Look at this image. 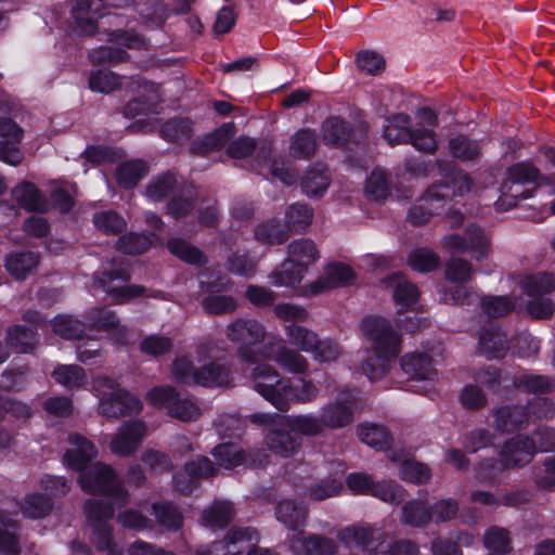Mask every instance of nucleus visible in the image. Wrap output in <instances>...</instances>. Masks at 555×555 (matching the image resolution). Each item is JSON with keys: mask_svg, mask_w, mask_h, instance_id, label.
Listing matches in <instances>:
<instances>
[{"mask_svg": "<svg viewBox=\"0 0 555 555\" xmlns=\"http://www.w3.org/2000/svg\"><path fill=\"white\" fill-rule=\"evenodd\" d=\"M96 12L98 7L94 1L73 0L72 13L79 34L92 35L95 31Z\"/></svg>", "mask_w": 555, "mask_h": 555, "instance_id": "obj_26", "label": "nucleus"}, {"mask_svg": "<svg viewBox=\"0 0 555 555\" xmlns=\"http://www.w3.org/2000/svg\"><path fill=\"white\" fill-rule=\"evenodd\" d=\"M390 181L388 173L379 168L374 169L367 177L364 193L372 201H384L389 195Z\"/></svg>", "mask_w": 555, "mask_h": 555, "instance_id": "obj_31", "label": "nucleus"}, {"mask_svg": "<svg viewBox=\"0 0 555 555\" xmlns=\"http://www.w3.org/2000/svg\"><path fill=\"white\" fill-rule=\"evenodd\" d=\"M37 339L30 328L15 326L9 332L10 345L17 348L21 352H28L36 344Z\"/></svg>", "mask_w": 555, "mask_h": 555, "instance_id": "obj_53", "label": "nucleus"}, {"mask_svg": "<svg viewBox=\"0 0 555 555\" xmlns=\"http://www.w3.org/2000/svg\"><path fill=\"white\" fill-rule=\"evenodd\" d=\"M233 516V507L229 502H217L203 514V522L210 529L223 528Z\"/></svg>", "mask_w": 555, "mask_h": 555, "instance_id": "obj_33", "label": "nucleus"}, {"mask_svg": "<svg viewBox=\"0 0 555 555\" xmlns=\"http://www.w3.org/2000/svg\"><path fill=\"white\" fill-rule=\"evenodd\" d=\"M172 175H165L153 180L147 190L146 196L154 202L163 199L175 186Z\"/></svg>", "mask_w": 555, "mask_h": 555, "instance_id": "obj_58", "label": "nucleus"}, {"mask_svg": "<svg viewBox=\"0 0 555 555\" xmlns=\"http://www.w3.org/2000/svg\"><path fill=\"white\" fill-rule=\"evenodd\" d=\"M486 547L494 553L505 554L511 551V539L507 530L502 528L489 529L483 539Z\"/></svg>", "mask_w": 555, "mask_h": 555, "instance_id": "obj_47", "label": "nucleus"}, {"mask_svg": "<svg viewBox=\"0 0 555 555\" xmlns=\"http://www.w3.org/2000/svg\"><path fill=\"white\" fill-rule=\"evenodd\" d=\"M516 304L504 296L487 297L482 299V311L489 317H502L511 312Z\"/></svg>", "mask_w": 555, "mask_h": 555, "instance_id": "obj_51", "label": "nucleus"}, {"mask_svg": "<svg viewBox=\"0 0 555 555\" xmlns=\"http://www.w3.org/2000/svg\"><path fill=\"white\" fill-rule=\"evenodd\" d=\"M156 519L169 529H178L182 524V517L171 505H154Z\"/></svg>", "mask_w": 555, "mask_h": 555, "instance_id": "obj_61", "label": "nucleus"}, {"mask_svg": "<svg viewBox=\"0 0 555 555\" xmlns=\"http://www.w3.org/2000/svg\"><path fill=\"white\" fill-rule=\"evenodd\" d=\"M358 436L362 442L377 450L385 449L390 439L388 430L375 424L360 425L358 427Z\"/></svg>", "mask_w": 555, "mask_h": 555, "instance_id": "obj_35", "label": "nucleus"}, {"mask_svg": "<svg viewBox=\"0 0 555 555\" xmlns=\"http://www.w3.org/2000/svg\"><path fill=\"white\" fill-rule=\"evenodd\" d=\"M450 151L454 157L469 160L479 155V145L465 137H456L450 141Z\"/></svg>", "mask_w": 555, "mask_h": 555, "instance_id": "obj_52", "label": "nucleus"}, {"mask_svg": "<svg viewBox=\"0 0 555 555\" xmlns=\"http://www.w3.org/2000/svg\"><path fill=\"white\" fill-rule=\"evenodd\" d=\"M53 377L56 383L67 387H79L86 380L83 370L78 365H59L53 371Z\"/></svg>", "mask_w": 555, "mask_h": 555, "instance_id": "obj_42", "label": "nucleus"}, {"mask_svg": "<svg viewBox=\"0 0 555 555\" xmlns=\"http://www.w3.org/2000/svg\"><path fill=\"white\" fill-rule=\"evenodd\" d=\"M88 320L94 328L107 332L114 344L126 345L130 339V332L120 325L116 315L105 309H92L88 312Z\"/></svg>", "mask_w": 555, "mask_h": 555, "instance_id": "obj_20", "label": "nucleus"}, {"mask_svg": "<svg viewBox=\"0 0 555 555\" xmlns=\"http://www.w3.org/2000/svg\"><path fill=\"white\" fill-rule=\"evenodd\" d=\"M353 280L351 269L343 263H333L324 269L323 276L313 282L306 293L308 295H318L332 288L346 286Z\"/></svg>", "mask_w": 555, "mask_h": 555, "instance_id": "obj_21", "label": "nucleus"}, {"mask_svg": "<svg viewBox=\"0 0 555 555\" xmlns=\"http://www.w3.org/2000/svg\"><path fill=\"white\" fill-rule=\"evenodd\" d=\"M315 147L317 139L314 133L310 130H300L292 138L289 151L294 157L307 158L314 153Z\"/></svg>", "mask_w": 555, "mask_h": 555, "instance_id": "obj_36", "label": "nucleus"}, {"mask_svg": "<svg viewBox=\"0 0 555 555\" xmlns=\"http://www.w3.org/2000/svg\"><path fill=\"white\" fill-rule=\"evenodd\" d=\"M152 241L143 234H128L118 240V249L125 254H141L149 249Z\"/></svg>", "mask_w": 555, "mask_h": 555, "instance_id": "obj_54", "label": "nucleus"}, {"mask_svg": "<svg viewBox=\"0 0 555 555\" xmlns=\"http://www.w3.org/2000/svg\"><path fill=\"white\" fill-rule=\"evenodd\" d=\"M93 222L96 229L109 234L118 233L126 227L125 220L114 211L95 214Z\"/></svg>", "mask_w": 555, "mask_h": 555, "instance_id": "obj_49", "label": "nucleus"}, {"mask_svg": "<svg viewBox=\"0 0 555 555\" xmlns=\"http://www.w3.org/2000/svg\"><path fill=\"white\" fill-rule=\"evenodd\" d=\"M269 359L292 373H304L308 369L307 359L287 348L282 339L270 341L263 346L261 349V360Z\"/></svg>", "mask_w": 555, "mask_h": 555, "instance_id": "obj_17", "label": "nucleus"}, {"mask_svg": "<svg viewBox=\"0 0 555 555\" xmlns=\"http://www.w3.org/2000/svg\"><path fill=\"white\" fill-rule=\"evenodd\" d=\"M409 266L418 272H428L439 264L438 256L430 249L417 248L411 251L408 258Z\"/></svg>", "mask_w": 555, "mask_h": 555, "instance_id": "obj_43", "label": "nucleus"}, {"mask_svg": "<svg viewBox=\"0 0 555 555\" xmlns=\"http://www.w3.org/2000/svg\"><path fill=\"white\" fill-rule=\"evenodd\" d=\"M470 264L463 259H454L448 263L447 279L454 283H466L472 275Z\"/></svg>", "mask_w": 555, "mask_h": 555, "instance_id": "obj_59", "label": "nucleus"}, {"mask_svg": "<svg viewBox=\"0 0 555 555\" xmlns=\"http://www.w3.org/2000/svg\"><path fill=\"white\" fill-rule=\"evenodd\" d=\"M349 138V129L346 122L337 117L328 118L323 124V140L325 144L338 146Z\"/></svg>", "mask_w": 555, "mask_h": 555, "instance_id": "obj_37", "label": "nucleus"}, {"mask_svg": "<svg viewBox=\"0 0 555 555\" xmlns=\"http://www.w3.org/2000/svg\"><path fill=\"white\" fill-rule=\"evenodd\" d=\"M285 334L291 345L301 351L312 353L318 347L319 338L315 333L295 324L285 326Z\"/></svg>", "mask_w": 555, "mask_h": 555, "instance_id": "obj_32", "label": "nucleus"}, {"mask_svg": "<svg viewBox=\"0 0 555 555\" xmlns=\"http://www.w3.org/2000/svg\"><path fill=\"white\" fill-rule=\"evenodd\" d=\"M481 351L488 357H501L507 348V340L504 333L500 331H488L481 334L479 340Z\"/></svg>", "mask_w": 555, "mask_h": 555, "instance_id": "obj_38", "label": "nucleus"}, {"mask_svg": "<svg viewBox=\"0 0 555 555\" xmlns=\"http://www.w3.org/2000/svg\"><path fill=\"white\" fill-rule=\"evenodd\" d=\"M16 202L27 210L44 211L48 208L38 189L31 183H22L13 190Z\"/></svg>", "mask_w": 555, "mask_h": 555, "instance_id": "obj_30", "label": "nucleus"}, {"mask_svg": "<svg viewBox=\"0 0 555 555\" xmlns=\"http://www.w3.org/2000/svg\"><path fill=\"white\" fill-rule=\"evenodd\" d=\"M145 167L142 162L132 160L121 164L117 169V181L124 188H132L144 177Z\"/></svg>", "mask_w": 555, "mask_h": 555, "instance_id": "obj_41", "label": "nucleus"}, {"mask_svg": "<svg viewBox=\"0 0 555 555\" xmlns=\"http://www.w3.org/2000/svg\"><path fill=\"white\" fill-rule=\"evenodd\" d=\"M537 452L535 442H529V438L511 439L501 451L502 464L506 467H515L528 464Z\"/></svg>", "mask_w": 555, "mask_h": 555, "instance_id": "obj_22", "label": "nucleus"}, {"mask_svg": "<svg viewBox=\"0 0 555 555\" xmlns=\"http://www.w3.org/2000/svg\"><path fill=\"white\" fill-rule=\"evenodd\" d=\"M328 177L322 170H311L305 176L301 186L308 196H322L328 188Z\"/></svg>", "mask_w": 555, "mask_h": 555, "instance_id": "obj_45", "label": "nucleus"}, {"mask_svg": "<svg viewBox=\"0 0 555 555\" xmlns=\"http://www.w3.org/2000/svg\"><path fill=\"white\" fill-rule=\"evenodd\" d=\"M554 405L543 397L534 398L528 408L501 406L492 414V426L500 433H514L521 430L535 420L548 418L553 415Z\"/></svg>", "mask_w": 555, "mask_h": 555, "instance_id": "obj_8", "label": "nucleus"}, {"mask_svg": "<svg viewBox=\"0 0 555 555\" xmlns=\"http://www.w3.org/2000/svg\"><path fill=\"white\" fill-rule=\"evenodd\" d=\"M38 264V257L34 253H16L8 257L5 267L16 280H24Z\"/></svg>", "mask_w": 555, "mask_h": 555, "instance_id": "obj_29", "label": "nucleus"}, {"mask_svg": "<svg viewBox=\"0 0 555 555\" xmlns=\"http://www.w3.org/2000/svg\"><path fill=\"white\" fill-rule=\"evenodd\" d=\"M431 517L421 502H411L402 511V521L411 526L425 525Z\"/></svg>", "mask_w": 555, "mask_h": 555, "instance_id": "obj_56", "label": "nucleus"}, {"mask_svg": "<svg viewBox=\"0 0 555 555\" xmlns=\"http://www.w3.org/2000/svg\"><path fill=\"white\" fill-rule=\"evenodd\" d=\"M209 348L198 347L191 358L179 357L172 364L175 378L183 384L217 388L230 385V371L214 361H207Z\"/></svg>", "mask_w": 555, "mask_h": 555, "instance_id": "obj_6", "label": "nucleus"}, {"mask_svg": "<svg viewBox=\"0 0 555 555\" xmlns=\"http://www.w3.org/2000/svg\"><path fill=\"white\" fill-rule=\"evenodd\" d=\"M340 545L335 546L331 541L311 537H296L291 547L302 555H418V548L409 541H400L390 545L386 541L373 539L369 528L350 527L339 533Z\"/></svg>", "mask_w": 555, "mask_h": 555, "instance_id": "obj_2", "label": "nucleus"}, {"mask_svg": "<svg viewBox=\"0 0 555 555\" xmlns=\"http://www.w3.org/2000/svg\"><path fill=\"white\" fill-rule=\"evenodd\" d=\"M417 125L410 129V118L405 114H396L386 120L384 138L391 145L410 142L416 150L433 153L437 147V115L428 107L418 109Z\"/></svg>", "mask_w": 555, "mask_h": 555, "instance_id": "obj_5", "label": "nucleus"}, {"mask_svg": "<svg viewBox=\"0 0 555 555\" xmlns=\"http://www.w3.org/2000/svg\"><path fill=\"white\" fill-rule=\"evenodd\" d=\"M94 389L100 399L99 411L106 417H119L124 414H137L142 409L141 401L124 391L108 377H98Z\"/></svg>", "mask_w": 555, "mask_h": 555, "instance_id": "obj_10", "label": "nucleus"}, {"mask_svg": "<svg viewBox=\"0 0 555 555\" xmlns=\"http://www.w3.org/2000/svg\"><path fill=\"white\" fill-rule=\"evenodd\" d=\"M168 414L182 422H191L197 420L201 414V408L192 399L177 398L169 406Z\"/></svg>", "mask_w": 555, "mask_h": 555, "instance_id": "obj_40", "label": "nucleus"}, {"mask_svg": "<svg viewBox=\"0 0 555 555\" xmlns=\"http://www.w3.org/2000/svg\"><path fill=\"white\" fill-rule=\"evenodd\" d=\"M361 332L367 347L360 369L371 380H378L385 376L399 353L400 338L382 317L365 318Z\"/></svg>", "mask_w": 555, "mask_h": 555, "instance_id": "obj_4", "label": "nucleus"}, {"mask_svg": "<svg viewBox=\"0 0 555 555\" xmlns=\"http://www.w3.org/2000/svg\"><path fill=\"white\" fill-rule=\"evenodd\" d=\"M522 291L532 299L527 304V311L537 319L551 317L555 305L548 299H539V296L555 289V278L548 273L527 275L521 280Z\"/></svg>", "mask_w": 555, "mask_h": 555, "instance_id": "obj_13", "label": "nucleus"}, {"mask_svg": "<svg viewBox=\"0 0 555 555\" xmlns=\"http://www.w3.org/2000/svg\"><path fill=\"white\" fill-rule=\"evenodd\" d=\"M306 515L305 506L297 504L293 500L280 501L275 511L276 519L291 530H296L302 526Z\"/></svg>", "mask_w": 555, "mask_h": 555, "instance_id": "obj_28", "label": "nucleus"}, {"mask_svg": "<svg viewBox=\"0 0 555 555\" xmlns=\"http://www.w3.org/2000/svg\"><path fill=\"white\" fill-rule=\"evenodd\" d=\"M122 83L121 78L109 70H98L92 73L89 79L91 90L109 93L120 87Z\"/></svg>", "mask_w": 555, "mask_h": 555, "instance_id": "obj_44", "label": "nucleus"}, {"mask_svg": "<svg viewBox=\"0 0 555 555\" xmlns=\"http://www.w3.org/2000/svg\"><path fill=\"white\" fill-rule=\"evenodd\" d=\"M472 181L462 171H452L446 176L444 182L431 185L413 206L409 218L413 224L422 225L434 215H443L449 219L451 227L462 224L463 216L453 210L457 203L456 197H462L470 191Z\"/></svg>", "mask_w": 555, "mask_h": 555, "instance_id": "obj_3", "label": "nucleus"}, {"mask_svg": "<svg viewBox=\"0 0 555 555\" xmlns=\"http://www.w3.org/2000/svg\"><path fill=\"white\" fill-rule=\"evenodd\" d=\"M341 482L335 479L324 480L310 487L308 495L314 501H322L338 495L341 492Z\"/></svg>", "mask_w": 555, "mask_h": 555, "instance_id": "obj_57", "label": "nucleus"}, {"mask_svg": "<svg viewBox=\"0 0 555 555\" xmlns=\"http://www.w3.org/2000/svg\"><path fill=\"white\" fill-rule=\"evenodd\" d=\"M387 284L393 288L392 297L398 311L414 310L418 299V291L400 274L387 279Z\"/></svg>", "mask_w": 555, "mask_h": 555, "instance_id": "obj_23", "label": "nucleus"}, {"mask_svg": "<svg viewBox=\"0 0 555 555\" xmlns=\"http://www.w3.org/2000/svg\"><path fill=\"white\" fill-rule=\"evenodd\" d=\"M443 246L453 254L470 253L477 261L486 259L491 251L488 235L477 225L468 227L464 236L459 234L446 236L443 238Z\"/></svg>", "mask_w": 555, "mask_h": 555, "instance_id": "obj_14", "label": "nucleus"}, {"mask_svg": "<svg viewBox=\"0 0 555 555\" xmlns=\"http://www.w3.org/2000/svg\"><path fill=\"white\" fill-rule=\"evenodd\" d=\"M146 398L151 404L169 411V406L172 405L177 393L171 387H155L147 392Z\"/></svg>", "mask_w": 555, "mask_h": 555, "instance_id": "obj_63", "label": "nucleus"}, {"mask_svg": "<svg viewBox=\"0 0 555 555\" xmlns=\"http://www.w3.org/2000/svg\"><path fill=\"white\" fill-rule=\"evenodd\" d=\"M538 178V170L528 164H517L506 171L495 202L498 210L505 211L532 195V185Z\"/></svg>", "mask_w": 555, "mask_h": 555, "instance_id": "obj_9", "label": "nucleus"}, {"mask_svg": "<svg viewBox=\"0 0 555 555\" xmlns=\"http://www.w3.org/2000/svg\"><path fill=\"white\" fill-rule=\"evenodd\" d=\"M400 476L408 481L422 483L430 478V473L425 465L404 460L400 465Z\"/></svg>", "mask_w": 555, "mask_h": 555, "instance_id": "obj_55", "label": "nucleus"}, {"mask_svg": "<svg viewBox=\"0 0 555 555\" xmlns=\"http://www.w3.org/2000/svg\"><path fill=\"white\" fill-rule=\"evenodd\" d=\"M203 307L207 312L219 314L234 311L236 304L231 297L211 295L204 299Z\"/></svg>", "mask_w": 555, "mask_h": 555, "instance_id": "obj_60", "label": "nucleus"}, {"mask_svg": "<svg viewBox=\"0 0 555 555\" xmlns=\"http://www.w3.org/2000/svg\"><path fill=\"white\" fill-rule=\"evenodd\" d=\"M273 417H279V414L254 413L250 421L263 427V443L270 452L280 457H289L299 450L300 443L286 431V426L273 425Z\"/></svg>", "mask_w": 555, "mask_h": 555, "instance_id": "obj_12", "label": "nucleus"}, {"mask_svg": "<svg viewBox=\"0 0 555 555\" xmlns=\"http://www.w3.org/2000/svg\"><path fill=\"white\" fill-rule=\"evenodd\" d=\"M146 435L143 422L133 421L121 425L111 441V451L117 455H128L134 451Z\"/></svg>", "mask_w": 555, "mask_h": 555, "instance_id": "obj_19", "label": "nucleus"}, {"mask_svg": "<svg viewBox=\"0 0 555 555\" xmlns=\"http://www.w3.org/2000/svg\"><path fill=\"white\" fill-rule=\"evenodd\" d=\"M257 532L251 528L231 530L224 542L214 543L211 547H201L197 555H276L264 547H256Z\"/></svg>", "mask_w": 555, "mask_h": 555, "instance_id": "obj_11", "label": "nucleus"}, {"mask_svg": "<svg viewBox=\"0 0 555 555\" xmlns=\"http://www.w3.org/2000/svg\"><path fill=\"white\" fill-rule=\"evenodd\" d=\"M402 369L406 375L415 380L431 382L437 376L433 366V358L424 352L406 354L402 360Z\"/></svg>", "mask_w": 555, "mask_h": 555, "instance_id": "obj_25", "label": "nucleus"}, {"mask_svg": "<svg viewBox=\"0 0 555 555\" xmlns=\"http://www.w3.org/2000/svg\"><path fill=\"white\" fill-rule=\"evenodd\" d=\"M318 259L319 250L312 241L301 238L292 242L288 245L287 258L280 270L272 273L271 283L275 286H295Z\"/></svg>", "mask_w": 555, "mask_h": 555, "instance_id": "obj_7", "label": "nucleus"}, {"mask_svg": "<svg viewBox=\"0 0 555 555\" xmlns=\"http://www.w3.org/2000/svg\"><path fill=\"white\" fill-rule=\"evenodd\" d=\"M273 425L286 426L288 430L305 436H314L323 431L321 418L311 414L280 415L271 418Z\"/></svg>", "mask_w": 555, "mask_h": 555, "instance_id": "obj_24", "label": "nucleus"}, {"mask_svg": "<svg viewBox=\"0 0 555 555\" xmlns=\"http://www.w3.org/2000/svg\"><path fill=\"white\" fill-rule=\"evenodd\" d=\"M22 512L30 518L44 516L51 508L50 500L40 494L27 495L22 503Z\"/></svg>", "mask_w": 555, "mask_h": 555, "instance_id": "obj_48", "label": "nucleus"}, {"mask_svg": "<svg viewBox=\"0 0 555 555\" xmlns=\"http://www.w3.org/2000/svg\"><path fill=\"white\" fill-rule=\"evenodd\" d=\"M53 332L66 339L81 337L83 324L72 315L60 314L52 320Z\"/></svg>", "mask_w": 555, "mask_h": 555, "instance_id": "obj_39", "label": "nucleus"}, {"mask_svg": "<svg viewBox=\"0 0 555 555\" xmlns=\"http://www.w3.org/2000/svg\"><path fill=\"white\" fill-rule=\"evenodd\" d=\"M168 248L171 254L185 262L199 264L203 260V254L185 241L171 240L168 242Z\"/></svg>", "mask_w": 555, "mask_h": 555, "instance_id": "obj_50", "label": "nucleus"}, {"mask_svg": "<svg viewBox=\"0 0 555 555\" xmlns=\"http://www.w3.org/2000/svg\"><path fill=\"white\" fill-rule=\"evenodd\" d=\"M312 217V210L307 205H292L285 215V227L289 232L304 231L310 225Z\"/></svg>", "mask_w": 555, "mask_h": 555, "instance_id": "obj_34", "label": "nucleus"}, {"mask_svg": "<svg viewBox=\"0 0 555 555\" xmlns=\"http://www.w3.org/2000/svg\"><path fill=\"white\" fill-rule=\"evenodd\" d=\"M225 336L238 345V357L253 366L249 372L253 388L278 410L287 411L294 403L310 402L317 397L318 389L311 382L282 377L273 365L260 362L261 350L255 352L250 346L266 338L261 323L251 319L235 320L227 326Z\"/></svg>", "mask_w": 555, "mask_h": 555, "instance_id": "obj_1", "label": "nucleus"}, {"mask_svg": "<svg viewBox=\"0 0 555 555\" xmlns=\"http://www.w3.org/2000/svg\"><path fill=\"white\" fill-rule=\"evenodd\" d=\"M346 482L354 493L372 494L390 504L399 503L403 498L402 490L397 485L390 482L374 483L371 477L365 474H350Z\"/></svg>", "mask_w": 555, "mask_h": 555, "instance_id": "obj_15", "label": "nucleus"}, {"mask_svg": "<svg viewBox=\"0 0 555 555\" xmlns=\"http://www.w3.org/2000/svg\"><path fill=\"white\" fill-rule=\"evenodd\" d=\"M128 271L122 270L118 273H105L96 281V283L107 293L112 302L125 304L143 293V288L141 286L126 285L125 282L128 280Z\"/></svg>", "mask_w": 555, "mask_h": 555, "instance_id": "obj_18", "label": "nucleus"}, {"mask_svg": "<svg viewBox=\"0 0 555 555\" xmlns=\"http://www.w3.org/2000/svg\"><path fill=\"white\" fill-rule=\"evenodd\" d=\"M214 456L221 466L232 468L241 464L254 467H264L269 461V455L262 450H256L245 455L242 449L234 443H222L214 449Z\"/></svg>", "mask_w": 555, "mask_h": 555, "instance_id": "obj_16", "label": "nucleus"}, {"mask_svg": "<svg viewBox=\"0 0 555 555\" xmlns=\"http://www.w3.org/2000/svg\"><path fill=\"white\" fill-rule=\"evenodd\" d=\"M289 231L282 229L278 222L271 221L259 225L255 231L256 238L266 244H281L288 237Z\"/></svg>", "mask_w": 555, "mask_h": 555, "instance_id": "obj_46", "label": "nucleus"}, {"mask_svg": "<svg viewBox=\"0 0 555 555\" xmlns=\"http://www.w3.org/2000/svg\"><path fill=\"white\" fill-rule=\"evenodd\" d=\"M320 418L323 429L344 427L352 421L351 404L343 401L327 404L322 409Z\"/></svg>", "mask_w": 555, "mask_h": 555, "instance_id": "obj_27", "label": "nucleus"}, {"mask_svg": "<svg viewBox=\"0 0 555 555\" xmlns=\"http://www.w3.org/2000/svg\"><path fill=\"white\" fill-rule=\"evenodd\" d=\"M171 347L172 343L169 338L155 335L146 337L140 345L142 352L152 356L166 353L171 349Z\"/></svg>", "mask_w": 555, "mask_h": 555, "instance_id": "obj_64", "label": "nucleus"}, {"mask_svg": "<svg viewBox=\"0 0 555 555\" xmlns=\"http://www.w3.org/2000/svg\"><path fill=\"white\" fill-rule=\"evenodd\" d=\"M357 63L360 69L372 75L379 73L385 66L382 55L373 51L360 52L357 56Z\"/></svg>", "mask_w": 555, "mask_h": 555, "instance_id": "obj_62", "label": "nucleus"}]
</instances>
